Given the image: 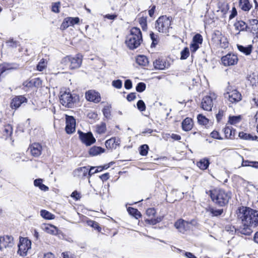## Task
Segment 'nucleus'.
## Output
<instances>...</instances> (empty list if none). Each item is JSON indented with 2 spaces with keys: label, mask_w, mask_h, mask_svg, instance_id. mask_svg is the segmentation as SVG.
I'll list each match as a JSON object with an SVG mask.
<instances>
[{
  "label": "nucleus",
  "mask_w": 258,
  "mask_h": 258,
  "mask_svg": "<svg viewBox=\"0 0 258 258\" xmlns=\"http://www.w3.org/2000/svg\"><path fill=\"white\" fill-rule=\"evenodd\" d=\"M124 87L126 89H130L132 87V82L130 80H126L124 82Z\"/></svg>",
  "instance_id": "nucleus-60"
},
{
  "label": "nucleus",
  "mask_w": 258,
  "mask_h": 258,
  "mask_svg": "<svg viewBox=\"0 0 258 258\" xmlns=\"http://www.w3.org/2000/svg\"><path fill=\"white\" fill-rule=\"evenodd\" d=\"M76 120L72 116H66V131L67 134H71L75 131Z\"/></svg>",
  "instance_id": "nucleus-15"
},
{
  "label": "nucleus",
  "mask_w": 258,
  "mask_h": 258,
  "mask_svg": "<svg viewBox=\"0 0 258 258\" xmlns=\"http://www.w3.org/2000/svg\"><path fill=\"white\" fill-rule=\"evenodd\" d=\"M80 19L78 17H68L66 18L61 25V28L66 29L69 26H74L75 24H78Z\"/></svg>",
  "instance_id": "nucleus-18"
},
{
  "label": "nucleus",
  "mask_w": 258,
  "mask_h": 258,
  "mask_svg": "<svg viewBox=\"0 0 258 258\" xmlns=\"http://www.w3.org/2000/svg\"><path fill=\"white\" fill-rule=\"evenodd\" d=\"M193 127V121L191 118H185L182 122V128L186 132L189 131Z\"/></svg>",
  "instance_id": "nucleus-24"
},
{
  "label": "nucleus",
  "mask_w": 258,
  "mask_h": 258,
  "mask_svg": "<svg viewBox=\"0 0 258 258\" xmlns=\"http://www.w3.org/2000/svg\"><path fill=\"white\" fill-rule=\"evenodd\" d=\"M247 80L249 82L250 85L254 86L255 85L257 81V76L254 73H252L247 76Z\"/></svg>",
  "instance_id": "nucleus-36"
},
{
  "label": "nucleus",
  "mask_w": 258,
  "mask_h": 258,
  "mask_svg": "<svg viewBox=\"0 0 258 258\" xmlns=\"http://www.w3.org/2000/svg\"><path fill=\"white\" fill-rule=\"evenodd\" d=\"M212 201L219 207L226 206L231 198V194L221 188H215L209 191Z\"/></svg>",
  "instance_id": "nucleus-2"
},
{
  "label": "nucleus",
  "mask_w": 258,
  "mask_h": 258,
  "mask_svg": "<svg viewBox=\"0 0 258 258\" xmlns=\"http://www.w3.org/2000/svg\"><path fill=\"white\" fill-rule=\"evenodd\" d=\"M199 123L201 124L206 125L209 122V120L202 114H199L197 116Z\"/></svg>",
  "instance_id": "nucleus-41"
},
{
  "label": "nucleus",
  "mask_w": 258,
  "mask_h": 258,
  "mask_svg": "<svg viewBox=\"0 0 258 258\" xmlns=\"http://www.w3.org/2000/svg\"><path fill=\"white\" fill-rule=\"evenodd\" d=\"M239 6L241 9L244 11H249L252 8V5L249 0H239Z\"/></svg>",
  "instance_id": "nucleus-26"
},
{
  "label": "nucleus",
  "mask_w": 258,
  "mask_h": 258,
  "mask_svg": "<svg viewBox=\"0 0 258 258\" xmlns=\"http://www.w3.org/2000/svg\"><path fill=\"white\" fill-rule=\"evenodd\" d=\"M202 108L206 111H211L213 106V99L211 96H207L203 98L202 103Z\"/></svg>",
  "instance_id": "nucleus-19"
},
{
  "label": "nucleus",
  "mask_w": 258,
  "mask_h": 258,
  "mask_svg": "<svg viewBox=\"0 0 258 258\" xmlns=\"http://www.w3.org/2000/svg\"><path fill=\"white\" fill-rule=\"evenodd\" d=\"M117 17V15L115 14H107L104 16V18L109 20H114Z\"/></svg>",
  "instance_id": "nucleus-63"
},
{
  "label": "nucleus",
  "mask_w": 258,
  "mask_h": 258,
  "mask_svg": "<svg viewBox=\"0 0 258 258\" xmlns=\"http://www.w3.org/2000/svg\"><path fill=\"white\" fill-rule=\"evenodd\" d=\"M192 222L193 221L189 222L183 219H179L175 223L174 226L180 232L184 233L189 229V225L191 224Z\"/></svg>",
  "instance_id": "nucleus-14"
},
{
  "label": "nucleus",
  "mask_w": 258,
  "mask_h": 258,
  "mask_svg": "<svg viewBox=\"0 0 258 258\" xmlns=\"http://www.w3.org/2000/svg\"><path fill=\"white\" fill-rule=\"evenodd\" d=\"M142 41L140 29L133 27L131 29L130 34L126 36L125 43L130 49H134L140 45Z\"/></svg>",
  "instance_id": "nucleus-3"
},
{
  "label": "nucleus",
  "mask_w": 258,
  "mask_h": 258,
  "mask_svg": "<svg viewBox=\"0 0 258 258\" xmlns=\"http://www.w3.org/2000/svg\"><path fill=\"white\" fill-rule=\"evenodd\" d=\"M102 112L106 118H109L110 117V107L109 106H105L102 110Z\"/></svg>",
  "instance_id": "nucleus-50"
},
{
  "label": "nucleus",
  "mask_w": 258,
  "mask_h": 258,
  "mask_svg": "<svg viewBox=\"0 0 258 258\" xmlns=\"http://www.w3.org/2000/svg\"><path fill=\"white\" fill-rule=\"evenodd\" d=\"M234 131H233L232 128V127L230 126H226L224 129V132L225 135V137L227 138H232L234 136Z\"/></svg>",
  "instance_id": "nucleus-37"
},
{
  "label": "nucleus",
  "mask_w": 258,
  "mask_h": 258,
  "mask_svg": "<svg viewBox=\"0 0 258 258\" xmlns=\"http://www.w3.org/2000/svg\"><path fill=\"white\" fill-rule=\"evenodd\" d=\"M154 68L156 70H164L168 69L170 64L168 61L163 58H158L153 62Z\"/></svg>",
  "instance_id": "nucleus-16"
},
{
  "label": "nucleus",
  "mask_w": 258,
  "mask_h": 258,
  "mask_svg": "<svg viewBox=\"0 0 258 258\" xmlns=\"http://www.w3.org/2000/svg\"><path fill=\"white\" fill-rule=\"evenodd\" d=\"M171 21V19L166 16L160 17L156 21V29L160 33H168L170 28Z\"/></svg>",
  "instance_id": "nucleus-4"
},
{
  "label": "nucleus",
  "mask_w": 258,
  "mask_h": 258,
  "mask_svg": "<svg viewBox=\"0 0 258 258\" xmlns=\"http://www.w3.org/2000/svg\"><path fill=\"white\" fill-rule=\"evenodd\" d=\"M89 169L87 167H82L76 169L74 171L75 176L83 178L89 175Z\"/></svg>",
  "instance_id": "nucleus-23"
},
{
  "label": "nucleus",
  "mask_w": 258,
  "mask_h": 258,
  "mask_svg": "<svg viewBox=\"0 0 258 258\" xmlns=\"http://www.w3.org/2000/svg\"><path fill=\"white\" fill-rule=\"evenodd\" d=\"M2 137L7 139L10 137L13 133V128L11 125L7 124L5 125L1 130Z\"/></svg>",
  "instance_id": "nucleus-25"
},
{
  "label": "nucleus",
  "mask_w": 258,
  "mask_h": 258,
  "mask_svg": "<svg viewBox=\"0 0 258 258\" xmlns=\"http://www.w3.org/2000/svg\"><path fill=\"white\" fill-rule=\"evenodd\" d=\"M106 131V124L104 122H101L96 126V131L98 133L101 134L104 133Z\"/></svg>",
  "instance_id": "nucleus-43"
},
{
  "label": "nucleus",
  "mask_w": 258,
  "mask_h": 258,
  "mask_svg": "<svg viewBox=\"0 0 258 258\" xmlns=\"http://www.w3.org/2000/svg\"><path fill=\"white\" fill-rule=\"evenodd\" d=\"M238 216L242 224L239 229V232L244 235H250L252 228L258 225V211L242 207L239 209Z\"/></svg>",
  "instance_id": "nucleus-1"
},
{
  "label": "nucleus",
  "mask_w": 258,
  "mask_h": 258,
  "mask_svg": "<svg viewBox=\"0 0 258 258\" xmlns=\"http://www.w3.org/2000/svg\"><path fill=\"white\" fill-rule=\"evenodd\" d=\"M208 212L212 215V216H219L223 213V209H217L214 208H209L207 210Z\"/></svg>",
  "instance_id": "nucleus-34"
},
{
  "label": "nucleus",
  "mask_w": 258,
  "mask_h": 258,
  "mask_svg": "<svg viewBox=\"0 0 258 258\" xmlns=\"http://www.w3.org/2000/svg\"><path fill=\"white\" fill-rule=\"evenodd\" d=\"M31 247V241L27 238H20L18 244V253L21 256H24L27 255V251Z\"/></svg>",
  "instance_id": "nucleus-8"
},
{
  "label": "nucleus",
  "mask_w": 258,
  "mask_h": 258,
  "mask_svg": "<svg viewBox=\"0 0 258 258\" xmlns=\"http://www.w3.org/2000/svg\"><path fill=\"white\" fill-rule=\"evenodd\" d=\"M31 155L34 157H39L42 152V146L39 143H33L29 148Z\"/></svg>",
  "instance_id": "nucleus-20"
},
{
  "label": "nucleus",
  "mask_w": 258,
  "mask_h": 258,
  "mask_svg": "<svg viewBox=\"0 0 258 258\" xmlns=\"http://www.w3.org/2000/svg\"><path fill=\"white\" fill-rule=\"evenodd\" d=\"M43 258H55V256L51 252H47L44 254Z\"/></svg>",
  "instance_id": "nucleus-64"
},
{
  "label": "nucleus",
  "mask_w": 258,
  "mask_h": 258,
  "mask_svg": "<svg viewBox=\"0 0 258 258\" xmlns=\"http://www.w3.org/2000/svg\"><path fill=\"white\" fill-rule=\"evenodd\" d=\"M27 99L24 96H18L14 97L11 101V105L12 108H18L20 105L27 102Z\"/></svg>",
  "instance_id": "nucleus-21"
},
{
  "label": "nucleus",
  "mask_w": 258,
  "mask_h": 258,
  "mask_svg": "<svg viewBox=\"0 0 258 258\" xmlns=\"http://www.w3.org/2000/svg\"><path fill=\"white\" fill-rule=\"evenodd\" d=\"M137 108L140 111H143L146 110V105L144 102L140 100L138 101L137 104Z\"/></svg>",
  "instance_id": "nucleus-51"
},
{
  "label": "nucleus",
  "mask_w": 258,
  "mask_h": 258,
  "mask_svg": "<svg viewBox=\"0 0 258 258\" xmlns=\"http://www.w3.org/2000/svg\"><path fill=\"white\" fill-rule=\"evenodd\" d=\"M241 120L240 116H230L229 118V123L231 124H235L240 122Z\"/></svg>",
  "instance_id": "nucleus-45"
},
{
  "label": "nucleus",
  "mask_w": 258,
  "mask_h": 258,
  "mask_svg": "<svg viewBox=\"0 0 258 258\" xmlns=\"http://www.w3.org/2000/svg\"><path fill=\"white\" fill-rule=\"evenodd\" d=\"M161 221V219L160 218L157 219H147L146 220V222L149 224L151 225H155L157 223H159Z\"/></svg>",
  "instance_id": "nucleus-55"
},
{
  "label": "nucleus",
  "mask_w": 258,
  "mask_h": 258,
  "mask_svg": "<svg viewBox=\"0 0 258 258\" xmlns=\"http://www.w3.org/2000/svg\"><path fill=\"white\" fill-rule=\"evenodd\" d=\"M12 69L11 65L9 63H4L0 64V75H2L4 73L7 71H9Z\"/></svg>",
  "instance_id": "nucleus-39"
},
{
  "label": "nucleus",
  "mask_w": 258,
  "mask_h": 258,
  "mask_svg": "<svg viewBox=\"0 0 258 258\" xmlns=\"http://www.w3.org/2000/svg\"><path fill=\"white\" fill-rule=\"evenodd\" d=\"M120 141L119 138L113 137L105 142V146L107 149H115L120 145Z\"/></svg>",
  "instance_id": "nucleus-22"
},
{
  "label": "nucleus",
  "mask_w": 258,
  "mask_h": 258,
  "mask_svg": "<svg viewBox=\"0 0 258 258\" xmlns=\"http://www.w3.org/2000/svg\"><path fill=\"white\" fill-rule=\"evenodd\" d=\"M239 137L241 139L247 140H254L255 139L251 135L242 132L239 133Z\"/></svg>",
  "instance_id": "nucleus-42"
},
{
  "label": "nucleus",
  "mask_w": 258,
  "mask_h": 258,
  "mask_svg": "<svg viewBox=\"0 0 258 258\" xmlns=\"http://www.w3.org/2000/svg\"><path fill=\"white\" fill-rule=\"evenodd\" d=\"M59 98L61 104L68 108L73 107L76 101V97H73L70 92H64L60 95Z\"/></svg>",
  "instance_id": "nucleus-9"
},
{
  "label": "nucleus",
  "mask_w": 258,
  "mask_h": 258,
  "mask_svg": "<svg viewBox=\"0 0 258 258\" xmlns=\"http://www.w3.org/2000/svg\"><path fill=\"white\" fill-rule=\"evenodd\" d=\"M40 215L43 218L46 219L51 220L54 218V215L45 210H42L40 211Z\"/></svg>",
  "instance_id": "nucleus-38"
},
{
  "label": "nucleus",
  "mask_w": 258,
  "mask_h": 258,
  "mask_svg": "<svg viewBox=\"0 0 258 258\" xmlns=\"http://www.w3.org/2000/svg\"><path fill=\"white\" fill-rule=\"evenodd\" d=\"M112 85L117 89H120L122 87V83L120 80H116L113 81Z\"/></svg>",
  "instance_id": "nucleus-54"
},
{
  "label": "nucleus",
  "mask_w": 258,
  "mask_h": 258,
  "mask_svg": "<svg viewBox=\"0 0 258 258\" xmlns=\"http://www.w3.org/2000/svg\"><path fill=\"white\" fill-rule=\"evenodd\" d=\"M59 3H56L52 6V11L54 13L59 12Z\"/></svg>",
  "instance_id": "nucleus-58"
},
{
  "label": "nucleus",
  "mask_w": 258,
  "mask_h": 258,
  "mask_svg": "<svg viewBox=\"0 0 258 258\" xmlns=\"http://www.w3.org/2000/svg\"><path fill=\"white\" fill-rule=\"evenodd\" d=\"M211 136L212 138L216 139L221 140L222 139L221 138L219 133L216 131H214L211 133Z\"/></svg>",
  "instance_id": "nucleus-57"
},
{
  "label": "nucleus",
  "mask_w": 258,
  "mask_h": 258,
  "mask_svg": "<svg viewBox=\"0 0 258 258\" xmlns=\"http://www.w3.org/2000/svg\"><path fill=\"white\" fill-rule=\"evenodd\" d=\"M151 39L152 40V42L151 44V47H155V45L158 43V36L157 35H155L153 32H151L150 34Z\"/></svg>",
  "instance_id": "nucleus-49"
},
{
  "label": "nucleus",
  "mask_w": 258,
  "mask_h": 258,
  "mask_svg": "<svg viewBox=\"0 0 258 258\" xmlns=\"http://www.w3.org/2000/svg\"><path fill=\"white\" fill-rule=\"evenodd\" d=\"M219 9V11H221L223 14H226L229 9V5L227 4H223Z\"/></svg>",
  "instance_id": "nucleus-56"
},
{
  "label": "nucleus",
  "mask_w": 258,
  "mask_h": 258,
  "mask_svg": "<svg viewBox=\"0 0 258 258\" xmlns=\"http://www.w3.org/2000/svg\"><path fill=\"white\" fill-rule=\"evenodd\" d=\"M103 170V167H102V166H97L96 167H93V166L89 168V177H90L92 175H93L96 173L100 172V171H102Z\"/></svg>",
  "instance_id": "nucleus-40"
},
{
  "label": "nucleus",
  "mask_w": 258,
  "mask_h": 258,
  "mask_svg": "<svg viewBox=\"0 0 258 258\" xmlns=\"http://www.w3.org/2000/svg\"><path fill=\"white\" fill-rule=\"evenodd\" d=\"M238 49L243 53L246 55H249L252 49V46L251 45H248L246 46H244L241 45H237Z\"/></svg>",
  "instance_id": "nucleus-29"
},
{
  "label": "nucleus",
  "mask_w": 258,
  "mask_h": 258,
  "mask_svg": "<svg viewBox=\"0 0 258 258\" xmlns=\"http://www.w3.org/2000/svg\"><path fill=\"white\" fill-rule=\"evenodd\" d=\"M210 164L209 161L207 158L201 160L197 163V166L202 170H205L208 168Z\"/></svg>",
  "instance_id": "nucleus-33"
},
{
  "label": "nucleus",
  "mask_w": 258,
  "mask_h": 258,
  "mask_svg": "<svg viewBox=\"0 0 258 258\" xmlns=\"http://www.w3.org/2000/svg\"><path fill=\"white\" fill-rule=\"evenodd\" d=\"M146 89V84L144 83H139L136 86V90L139 92H143Z\"/></svg>",
  "instance_id": "nucleus-52"
},
{
  "label": "nucleus",
  "mask_w": 258,
  "mask_h": 258,
  "mask_svg": "<svg viewBox=\"0 0 258 258\" xmlns=\"http://www.w3.org/2000/svg\"><path fill=\"white\" fill-rule=\"evenodd\" d=\"M104 149L100 147L93 146L90 149L89 153L90 155L94 156L104 153Z\"/></svg>",
  "instance_id": "nucleus-28"
},
{
  "label": "nucleus",
  "mask_w": 258,
  "mask_h": 258,
  "mask_svg": "<svg viewBox=\"0 0 258 258\" xmlns=\"http://www.w3.org/2000/svg\"><path fill=\"white\" fill-rule=\"evenodd\" d=\"M128 213L135 217L136 219H138L141 217L140 212L137 209L132 207H128L127 209Z\"/></svg>",
  "instance_id": "nucleus-35"
},
{
  "label": "nucleus",
  "mask_w": 258,
  "mask_h": 258,
  "mask_svg": "<svg viewBox=\"0 0 258 258\" xmlns=\"http://www.w3.org/2000/svg\"><path fill=\"white\" fill-rule=\"evenodd\" d=\"M212 41L222 48L225 49L229 45L227 37L218 30L215 31L212 34Z\"/></svg>",
  "instance_id": "nucleus-5"
},
{
  "label": "nucleus",
  "mask_w": 258,
  "mask_h": 258,
  "mask_svg": "<svg viewBox=\"0 0 258 258\" xmlns=\"http://www.w3.org/2000/svg\"><path fill=\"white\" fill-rule=\"evenodd\" d=\"M64 62L69 63V66L71 69L79 68L82 62V55L77 54L75 56H67L63 59Z\"/></svg>",
  "instance_id": "nucleus-6"
},
{
  "label": "nucleus",
  "mask_w": 258,
  "mask_h": 258,
  "mask_svg": "<svg viewBox=\"0 0 258 258\" xmlns=\"http://www.w3.org/2000/svg\"><path fill=\"white\" fill-rule=\"evenodd\" d=\"M203 42V37L200 34H196L192 39V41L190 45V49L192 53L195 52L200 47Z\"/></svg>",
  "instance_id": "nucleus-13"
},
{
  "label": "nucleus",
  "mask_w": 258,
  "mask_h": 258,
  "mask_svg": "<svg viewBox=\"0 0 258 258\" xmlns=\"http://www.w3.org/2000/svg\"><path fill=\"white\" fill-rule=\"evenodd\" d=\"M46 61L42 58L40 60L37 66V69L39 71H42L46 67Z\"/></svg>",
  "instance_id": "nucleus-46"
},
{
  "label": "nucleus",
  "mask_w": 258,
  "mask_h": 258,
  "mask_svg": "<svg viewBox=\"0 0 258 258\" xmlns=\"http://www.w3.org/2000/svg\"><path fill=\"white\" fill-rule=\"evenodd\" d=\"M234 26L235 29L239 31H247L248 28L247 25L241 20L236 22L234 24Z\"/></svg>",
  "instance_id": "nucleus-27"
},
{
  "label": "nucleus",
  "mask_w": 258,
  "mask_h": 258,
  "mask_svg": "<svg viewBox=\"0 0 258 258\" xmlns=\"http://www.w3.org/2000/svg\"><path fill=\"white\" fill-rule=\"evenodd\" d=\"M136 62L140 66H146L149 63L148 58L145 55H139L136 58Z\"/></svg>",
  "instance_id": "nucleus-32"
},
{
  "label": "nucleus",
  "mask_w": 258,
  "mask_h": 258,
  "mask_svg": "<svg viewBox=\"0 0 258 258\" xmlns=\"http://www.w3.org/2000/svg\"><path fill=\"white\" fill-rule=\"evenodd\" d=\"M87 224L88 226L94 228L95 229L97 230L98 231H100L101 229V227L99 226L98 223L94 221L88 220L87 221Z\"/></svg>",
  "instance_id": "nucleus-44"
},
{
  "label": "nucleus",
  "mask_w": 258,
  "mask_h": 258,
  "mask_svg": "<svg viewBox=\"0 0 258 258\" xmlns=\"http://www.w3.org/2000/svg\"><path fill=\"white\" fill-rule=\"evenodd\" d=\"M224 97L232 103H236L242 99L241 94L237 90H231L229 88L226 89L224 93Z\"/></svg>",
  "instance_id": "nucleus-7"
},
{
  "label": "nucleus",
  "mask_w": 258,
  "mask_h": 258,
  "mask_svg": "<svg viewBox=\"0 0 258 258\" xmlns=\"http://www.w3.org/2000/svg\"><path fill=\"white\" fill-rule=\"evenodd\" d=\"M237 13L236 8L235 7H233L231 12V14L229 16V19H232L237 15Z\"/></svg>",
  "instance_id": "nucleus-61"
},
{
  "label": "nucleus",
  "mask_w": 258,
  "mask_h": 258,
  "mask_svg": "<svg viewBox=\"0 0 258 258\" xmlns=\"http://www.w3.org/2000/svg\"><path fill=\"white\" fill-rule=\"evenodd\" d=\"M238 57L233 53H228L221 58V61L224 66H234L238 62Z\"/></svg>",
  "instance_id": "nucleus-12"
},
{
  "label": "nucleus",
  "mask_w": 258,
  "mask_h": 258,
  "mask_svg": "<svg viewBox=\"0 0 258 258\" xmlns=\"http://www.w3.org/2000/svg\"><path fill=\"white\" fill-rule=\"evenodd\" d=\"M136 97L135 93H131L127 95L126 99L128 101H132L134 100Z\"/></svg>",
  "instance_id": "nucleus-62"
},
{
  "label": "nucleus",
  "mask_w": 258,
  "mask_h": 258,
  "mask_svg": "<svg viewBox=\"0 0 258 258\" xmlns=\"http://www.w3.org/2000/svg\"><path fill=\"white\" fill-rule=\"evenodd\" d=\"M149 147L147 145H143L140 147V154L142 156H146L148 154Z\"/></svg>",
  "instance_id": "nucleus-47"
},
{
  "label": "nucleus",
  "mask_w": 258,
  "mask_h": 258,
  "mask_svg": "<svg viewBox=\"0 0 258 258\" xmlns=\"http://www.w3.org/2000/svg\"><path fill=\"white\" fill-rule=\"evenodd\" d=\"M139 23L144 30L147 29V19L146 18L142 17L139 19Z\"/></svg>",
  "instance_id": "nucleus-53"
},
{
  "label": "nucleus",
  "mask_w": 258,
  "mask_h": 258,
  "mask_svg": "<svg viewBox=\"0 0 258 258\" xmlns=\"http://www.w3.org/2000/svg\"><path fill=\"white\" fill-rule=\"evenodd\" d=\"M43 180L41 178H38L34 181V185L36 187H38L40 189L44 191H48L49 188L46 185L42 183Z\"/></svg>",
  "instance_id": "nucleus-31"
},
{
  "label": "nucleus",
  "mask_w": 258,
  "mask_h": 258,
  "mask_svg": "<svg viewBox=\"0 0 258 258\" xmlns=\"http://www.w3.org/2000/svg\"><path fill=\"white\" fill-rule=\"evenodd\" d=\"M43 229L49 234L55 235L57 233V228L52 225L45 224L44 225Z\"/></svg>",
  "instance_id": "nucleus-30"
},
{
  "label": "nucleus",
  "mask_w": 258,
  "mask_h": 258,
  "mask_svg": "<svg viewBox=\"0 0 258 258\" xmlns=\"http://www.w3.org/2000/svg\"><path fill=\"white\" fill-rule=\"evenodd\" d=\"M78 133L80 140L86 145L90 146L95 142L96 140L91 132L84 133L79 131Z\"/></svg>",
  "instance_id": "nucleus-11"
},
{
  "label": "nucleus",
  "mask_w": 258,
  "mask_h": 258,
  "mask_svg": "<svg viewBox=\"0 0 258 258\" xmlns=\"http://www.w3.org/2000/svg\"><path fill=\"white\" fill-rule=\"evenodd\" d=\"M155 213L156 211L154 208H149L146 211V214L149 216H154Z\"/></svg>",
  "instance_id": "nucleus-59"
},
{
  "label": "nucleus",
  "mask_w": 258,
  "mask_h": 258,
  "mask_svg": "<svg viewBox=\"0 0 258 258\" xmlns=\"http://www.w3.org/2000/svg\"><path fill=\"white\" fill-rule=\"evenodd\" d=\"M86 98L89 101L98 103L101 100V97L98 92L94 90H89L86 93Z\"/></svg>",
  "instance_id": "nucleus-17"
},
{
  "label": "nucleus",
  "mask_w": 258,
  "mask_h": 258,
  "mask_svg": "<svg viewBox=\"0 0 258 258\" xmlns=\"http://www.w3.org/2000/svg\"><path fill=\"white\" fill-rule=\"evenodd\" d=\"M14 245V238L12 236H0V251L12 247Z\"/></svg>",
  "instance_id": "nucleus-10"
},
{
  "label": "nucleus",
  "mask_w": 258,
  "mask_h": 258,
  "mask_svg": "<svg viewBox=\"0 0 258 258\" xmlns=\"http://www.w3.org/2000/svg\"><path fill=\"white\" fill-rule=\"evenodd\" d=\"M181 59H186L189 55V49L187 47H185L180 52Z\"/></svg>",
  "instance_id": "nucleus-48"
}]
</instances>
